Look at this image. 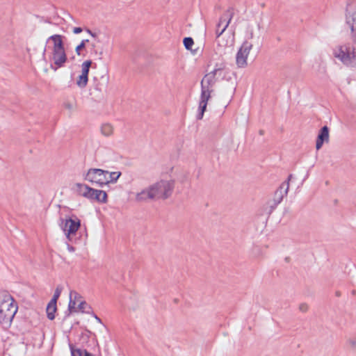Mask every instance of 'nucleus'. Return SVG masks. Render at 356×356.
Segmentation results:
<instances>
[{"instance_id":"obj_1","label":"nucleus","mask_w":356,"mask_h":356,"mask_svg":"<svg viewBox=\"0 0 356 356\" xmlns=\"http://www.w3.org/2000/svg\"><path fill=\"white\" fill-rule=\"evenodd\" d=\"M17 309V303L10 294L6 292L0 294V324L3 327L10 326Z\"/></svg>"},{"instance_id":"obj_2","label":"nucleus","mask_w":356,"mask_h":356,"mask_svg":"<svg viewBox=\"0 0 356 356\" xmlns=\"http://www.w3.org/2000/svg\"><path fill=\"white\" fill-rule=\"evenodd\" d=\"M334 56L344 65L356 67V48L350 44L338 46L334 50Z\"/></svg>"},{"instance_id":"obj_3","label":"nucleus","mask_w":356,"mask_h":356,"mask_svg":"<svg viewBox=\"0 0 356 356\" xmlns=\"http://www.w3.org/2000/svg\"><path fill=\"white\" fill-rule=\"evenodd\" d=\"M60 226L65 232L66 237L70 241L76 240L75 236L81 227V220L76 215L67 216L64 219H60Z\"/></svg>"},{"instance_id":"obj_4","label":"nucleus","mask_w":356,"mask_h":356,"mask_svg":"<svg viewBox=\"0 0 356 356\" xmlns=\"http://www.w3.org/2000/svg\"><path fill=\"white\" fill-rule=\"evenodd\" d=\"M345 25L350 31L352 41L356 44V1H347L345 13Z\"/></svg>"},{"instance_id":"obj_5","label":"nucleus","mask_w":356,"mask_h":356,"mask_svg":"<svg viewBox=\"0 0 356 356\" xmlns=\"http://www.w3.org/2000/svg\"><path fill=\"white\" fill-rule=\"evenodd\" d=\"M152 194L149 196L154 199L165 200L168 198L174 188L173 181L160 180L149 186Z\"/></svg>"},{"instance_id":"obj_6","label":"nucleus","mask_w":356,"mask_h":356,"mask_svg":"<svg viewBox=\"0 0 356 356\" xmlns=\"http://www.w3.org/2000/svg\"><path fill=\"white\" fill-rule=\"evenodd\" d=\"M109 171L99 168H90L85 175V179L99 187L108 184L107 176Z\"/></svg>"},{"instance_id":"obj_7","label":"nucleus","mask_w":356,"mask_h":356,"mask_svg":"<svg viewBox=\"0 0 356 356\" xmlns=\"http://www.w3.org/2000/svg\"><path fill=\"white\" fill-rule=\"evenodd\" d=\"M252 46V44L248 40L243 42L236 56V63L238 67L243 68L247 66V58Z\"/></svg>"},{"instance_id":"obj_8","label":"nucleus","mask_w":356,"mask_h":356,"mask_svg":"<svg viewBox=\"0 0 356 356\" xmlns=\"http://www.w3.org/2000/svg\"><path fill=\"white\" fill-rule=\"evenodd\" d=\"M67 58L65 53V50H52L50 60L52 63L50 65V67L56 71L58 68L64 66L67 62Z\"/></svg>"},{"instance_id":"obj_9","label":"nucleus","mask_w":356,"mask_h":356,"mask_svg":"<svg viewBox=\"0 0 356 356\" xmlns=\"http://www.w3.org/2000/svg\"><path fill=\"white\" fill-rule=\"evenodd\" d=\"M292 175H290L288 179L284 181L275 191L273 200L275 202L280 204L282 201L284 195H287L289 188V181Z\"/></svg>"},{"instance_id":"obj_10","label":"nucleus","mask_w":356,"mask_h":356,"mask_svg":"<svg viewBox=\"0 0 356 356\" xmlns=\"http://www.w3.org/2000/svg\"><path fill=\"white\" fill-rule=\"evenodd\" d=\"M216 76V74L211 72L206 74L200 82L201 88L207 90H213V87L218 79Z\"/></svg>"},{"instance_id":"obj_11","label":"nucleus","mask_w":356,"mask_h":356,"mask_svg":"<svg viewBox=\"0 0 356 356\" xmlns=\"http://www.w3.org/2000/svg\"><path fill=\"white\" fill-rule=\"evenodd\" d=\"M107 193L102 190H97L95 188H91L89 197L87 199L91 201H96L99 203H106L107 202Z\"/></svg>"},{"instance_id":"obj_12","label":"nucleus","mask_w":356,"mask_h":356,"mask_svg":"<svg viewBox=\"0 0 356 356\" xmlns=\"http://www.w3.org/2000/svg\"><path fill=\"white\" fill-rule=\"evenodd\" d=\"M329 141V128L327 126H323L319 131L318 134L316 148L317 150L320 149L324 143H328Z\"/></svg>"},{"instance_id":"obj_13","label":"nucleus","mask_w":356,"mask_h":356,"mask_svg":"<svg viewBox=\"0 0 356 356\" xmlns=\"http://www.w3.org/2000/svg\"><path fill=\"white\" fill-rule=\"evenodd\" d=\"M64 36L59 35V34H55L49 36L47 38V42L51 40L54 43L52 50H64V42L63 41Z\"/></svg>"},{"instance_id":"obj_14","label":"nucleus","mask_w":356,"mask_h":356,"mask_svg":"<svg viewBox=\"0 0 356 356\" xmlns=\"http://www.w3.org/2000/svg\"><path fill=\"white\" fill-rule=\"evenodd\" d=\"M227 13H229V15L227 16L228 20L227 21L224 27L221 30H220L219 29H216V40L219 46L220 45L219 38H220V35L225 31V30L228 27V26L230 24V22L233 17V15H234L233 9L231 8H229L227 10Z\"/></svg>"},{"instance_id":"obj_15","label":"nucleus","mask_w":356,"mask_h":356,"mask_svg":"<svg viewBox=\"0 0 356 356\" xmlns=\"http://www.w3.org/2000/svg\"><path fill=\"white\" fill-rule=\"evenodd\" d=\"M151 194H152V193L150 189V186H149L148 188H146L136 193V200L137 202H145L148 200H154V197L149 196Z\"/></svg>"},{"instance_id":"obj_16","label":"nucleus","mask_w":356,"mask_h":356,"mask_svg":"<svg viewBox=\"0 0 356 356\" xmlns=\"http://www.w3.org/2000/svg\"><path fill=\"white\" fill-rule=\"evenodd\" d=\"M76 191L78 195L83 196L86 198L89 197L91 187L84 184L77 183L75 184Z\"/></svg>"},{"instance_id":"obj_17","label":"nucleus","mask_w":356,"mask_h":356,"mask_svg":"<svg viewBox=\"0 0 356 356\" xmlns=\"http://www.w3.org/2000/svg\"><path fill=\"white\" fill-rule=\"evenodd\" d=\"M72 356H95L94 354L88 352L87 350H81V348H76L72 343L69 344Z\"/></svg>"},{"instance_id":"obj_18","label":"nucleus","mask_w":356,"mask_h":356,"mask_svg":"<svg viewBox=\"0 0 356 356\" xmlns=\"http://www.w3.org/2000/svg\"><path fill=\"white\" fill-rule=\"evenodd\" d=\"M56 303L53 301H49L47 306L46 312L47 318L52 321L55 318V312H56Z\"/></svg>"},{"instance_id":"obj_19","label":"nucleus","mask_w":356,"mask_h":356,"mask_svg":"<svg viewBox=\"0 0 356 356\" xmlns=\"http://www.w3.org/2000/svg\"><path fill=\"white\" fill-rule=\"evenodd\" d=\"M213 92V90H207L201 88L200 103H206L207 104L209 99L211 98V94Z\"/></svg>"},{"instance_id":"obj_20","label":"nucleus","mask_w":356,"mask_h":356,"mask_svg":"<svg viewBox=\"0 0 356 356\" xmlns=\"http://www.w3.org/2000/svg\"><path fill=\"white\" fill-rule=\"evenodd\" d=\"M101 132L104 136H111L113 133V126L109 123L103 124L101 127Z\"/></svg>"},{"instance_id":"obj_21","label":"nucleus","mask_w":356,"mask_h":356,"mask_svg":"<svg viewBox=\"0 0 356 356\" xmlns=\"http://www.w3.org/2000/svg\"><path fill=\"white\" fill-rule=\"evenodd\" d=\"M92 61L91 60H87L81 64V74L88 78L90 68L92 66Z\"/></svg>"},{"instance_id":"obj_22","label":"nucleus","mask_w":356,"mask_h":356,"mask_svg":"<svg viewBox=\"0 0 356 356\" xmlns=\"http://www.w3.org/2000/svg\"><path fill=\"white\" fill-rule=\"evenodd\" d=\"M226 64L223 62L217 63L214 65L213 70L211 71L212 73L217 75L218 77L221 76L222 71L225 69Z\"/></svg>"},{"instance_id":"obj_23","label":"nucleus","mask_w":356,"mask_h":356,"mask_svg":"<svg viewBox=\"0 0 356 356\" xmlns=\"http://www.w3.org/2000/svg\"><path fill=\"white\" fill-rule=\"evenodd\" d=\"M121 175H122V173L120 171L111 172H109V174L107 176L108 184L110 183H111V184L115 183L118 181V179L120 178Z\"/></svg>"},{"instance_id":"obj_24","label":"nucleus","mask_w":356,"mask_h":356,"mask_svg":"<svg viewBox=\"0 0 356 356\" xmlns=\"http://www.w3.org/2000/svg\"><path fill=\"white\" fill-rule=\"evenodd\" d=\"M88 82V78L86 76L80 74L76 80V85L80 88H84Z\"/></svg>"},{"instance_id":"obj_25","label":"nucleus","mask_w":356,"mask_h":356,"mask_svg":"<svg viewBox=\"0 0 356 356\" xmlns=\"http://www.w3.org/2000/svg\"><path fill=\"white\" fill-rule=\"evenodd\" d=\"M78 308L79 310L81 311V312L83 313H86V314H90V313H92V307L90 306H89L86 301H81L79 305H78Z\"/></svg>"},{"instance_id":"obj_26","label":"nucleus","mask_w":356,"mask_h":356,"mask_svg":"<svg viewBox=\"0 0 356 356\" xmlns=\"http://www.w3.org/2000/svg\"><path fill=\"white\" fill-rule=\"evenodd\" d=\"M63 289V286L61 284H59L56 286L54 294L50 301H53L54 302L56 303L58 298L60 297L62 291Z\"/></svg>"},{"instance_id":"obj_27","label":"nucleus","mask_w":356,"mask_h":356,"mask_svg":"<svg viewBox=\"0 0 356 356\" xmlns=\"http://www.w3.org/2000/svg\"><path fill=\"white\" fill-rule=\"evenodd\" d=\"M207 104L206 103L203 104V103L199 102L198 113L196 117L197 120L202 119V118L204 116V113L207 109Z\"/></svg>"},{"instance_id":"obj_28","label":"nucleus","mask_w":356,"mask_h":356,"mask_svg":"<svg viewBox=\"0 0 356 356\" xmlns=\"http://www.w3.org/2000/svg\"><path fill=\"white\" fill-rule=\"evenodd\" d=\"M184 47L187 50H192V46L194 44L193 39L191 37H186L183 40Z\"/></svg>"},{"instance_id":"obj_29","label":"nucleus","mask_w":356,"mask_h":356,"mask_svg":"<svg viewBox=\"0 0 356 356\" xmlns=\"http://www.w3.org/2000/svg\"><path fill=\"white\" fill-rule=\"evenodd\" d=\"M88 42L89 40L88 39L83 40L81 43L76 46L75 48V51L78 56L81 55V50L86 47V44Z\"/></svg>"},{"instance_id":"obj_30","label":"nucleus","mask_w":356,"mask_h":356,"mask_svg":"<svg viewBox=\"0 0 356 356\" xmlns=\"http://www.w3.org/2000/svg\"><path fill=\"white\" fill-rule=\"evenodd\" d=\"M228 15L229 13H227V10L224 13V15L220 17V19H219V22L217 24V29H221V25L223 22H226L228 20Z\"/></svg>"},{"instance_id":"obj_31","label":"nucleus","mask_w":356,"mask_h":356,"mask_svg":"<svg viewBox=\"0 0 356 356\" xmlns=\"http://www.w3.org/2000/svg\"><path fill=\"white\" fill-rule=\"evenodd\" d=\"M90 333L91 332L90 331L86 330L85 332H82L81 334L80 340L81 341L82 343H85V342L88 341Z\"/></svg>"},{"instance_id":"obj_32","label":"nucleus","mask_w":356,"mask_h":356,"mask_svg":"<svg viewBox=\"0 0 356 356\" xmlns=\"http://www.w3.org/2000/svg\"><path fill=\"white\" fill-rule=\"evenodd\" d=\"M94 89L97 91L102 92L103 89V85L97 81V78H94Z\"/></svg>"},{"instance_id":"obj_33","label":"nucleus","mask_w":356,"mask_h":356,"mask_svg":"<svg viewBox=\"0 0 356 356\" xmlns=\"http://www.w3.org/2000/svg\"><path fill=\"white\" fill-rule=\"evenodd\" d=\"M76 304V302L75 300H73L72 298V297H70V301H69V304H68V309L70 312L75 311Z\"/></svg>"},{"instance_id":"obj_34","label":"nucleus","mask_w":356,"mask_h":356,"mask_svg":"<svg viewBox=\"0 0 356 356\" xmlns=\"http://www.w3.org/2000/svg\"><path fill=\"white\" fill-rule=\"evenodd\" d=\"M70 297H72V298L73 300H75V301L76 300V299L78 298H81V296L79 295V293H77L76 291H70Z\"/></svg>"},{"instance_id":"obj_35","label":"nucleus","mask_w":356,"mask_h":356,"mask_svg":"<svg viewBox=\"0 0 356 356\" xmlns=\"http://www.w3.org/2000/svg\"><path fill=\"white\" fill-rule=\"evenodd\" d=\"M279 204L277 203V202H275L273 200L272 201L271 203H270V205H269V207H270V209H269V213H271L273 210L277 207V206Z\"/></svg>"},{"instance_id":"obj_36","label":"nucleus","mask_w":356,"mask_h":356,"mask_svg":"<svg viewBox=\"0 0 356 356\" xmlns=\"http://www.w3.org/2000/svg\"><path fill=\"white\" fill-rule=\"evenodd\" d=\"M299 309L302 312H305L308 309V305L305 303H302L299 306Z\"/></svg>"},{"instance_id":"obj_37","label":"nucleus","mask_w":356,"mask_h":356,"mask_svg":"<svg viewBox=\"0 0 356 356\" xmlns=\"http://www.w3.org/2000/svg\"><path fill=\"white\" fill-rule=\"evenodd\" d=\"M64 106L66 109H67L69 111H72L73 109V105H72V104H71L70 102L65 103Z\"/></svg>"},{"instance_id":"obj_38","label":"nucleus","mask_w":356,"mask_h":356,"mask_svg":"<svg viewBox=\"0 0 356 356\" xmlns=\"http://www.w3.org/2000/svg\"><path fill=\"white\" fill-rule=\"evenodd\" d=\"M82 31H83V29L81 27H74L73 29V33L74 34H79V33H81Z\"/></svg>"},{"instance_id":"obj_39","label":"nucleus","mask_w":356,"mask_h":356,"mask_svg":"<svg viewBox=\"0 0 356 356\" xmlns=\"http://www.w3.org/2000/svg\"><path fill=\"white\" fill-rule=\"evenodd\" d=\"M90 314H91V315H92V316L96 319V321H97L98 323H102V321L101 318H99V317H98V316H97L95 313H93V312H92V313H90Z\"/></svg>"},{"instance_id":"obj_40","label":"nucleus","mask_w":356,"mask_h":356,"mask_svg":"<svg viewBox=\"0 0 356 356\" xmlns=\"http://www.w3.org/2000/svg\"><path fill=\"white\" fill-rule=\"evenodd\" d=\"M86 31L93 38H96L97 37V33H93L91 30L88 29H86Z\"/></svg>"},{"instance_id":"obj_41","label":"nucleus","mask_w":356,"mask_h":356,"mask_svg":"<svg viewBox=\"0 0 356 356\" xmlns=\"http://www.w3.org/2000/svg\"><path fill=\"white\" fill-rule=\"evenodd\" d=\"M67 250L70 252H74L75 251V248L73 246H72V245H70L69 244H67Z\"/></svg>"},{"instance_id":"obj_42","label":"nucleus","mask_w":356,"mask_h":356,"mask_svg":"<svg viewBox=\"0 0 356 356\" xmlns=\"http://www.w3.org/2000/svg\"><path fill=\"white\" fill-rule=\"evenodd\" d=\"M259 134H260L261 135H262V134H263V131H261H261H259Z\"/></svg>"},{"instance_id":"obj_43","label":"nucleus","mask_w":356,"mask_h":356,"mask_svg":"<svg viewBox=\"0 0 356 356\" xmlns=\"http://www.w3.org/2000/svg\"><path fill=\"white\" fill-rule=\"evenodd\" d=\"M336 295H337V296H339L340 294H339V292H337Z\"/></svg>"},{"instance_id":"obj_44","label":"nucleus","mask_w":356,"mask_h":356,"mask_svg":"<svg viewBox=\"0 0 356 356\" xmlns=\"http://www.w3.org/2000/svg\"><path fill=\"white\" fill-rule=\"evenodd\" d=\"M355 343H355V341H352V344H353V345H355Z\"/></svg>"}]
</instances>
